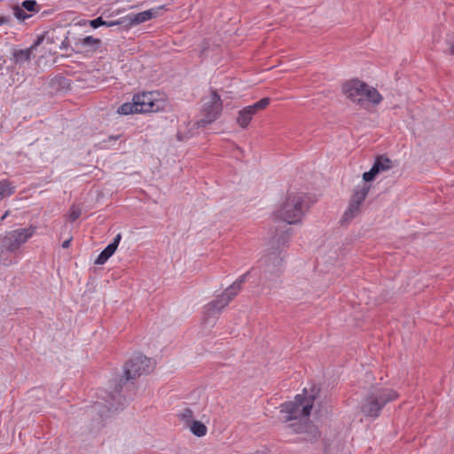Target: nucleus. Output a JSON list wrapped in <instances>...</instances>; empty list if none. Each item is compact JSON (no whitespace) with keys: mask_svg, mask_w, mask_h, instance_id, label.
<instances>
[{"mask_svg":"<svg viewBox=\"0 0 454 454\" xmlns=\"http://www.w3.org/2000/svg\"><path fill=\"white\" fill-rule=\"evenodd\" d=\"M154 363L142 354L133 355L125 364L124 375L120 380L110 383L109 388L101 390L98 398L91 407L92 411L104 419L112 411L123 410L136 395L134 380L144 373H149Z\"/></svg>","mask_w":454,"mask_h":454,"instance_id":"1","label":"nucleus"},{"mask_svg":"<svg viewBox=\"0 0 454 454\" xmlns=\"http://www.w3.org/2000/svg\"><path fill=\"white\" fill-rule=\"evenodd\" d=\"M314 395L304 397L297 395L294 401L286 402L281 405V419L284 422L294 421L286 427L294 433L301 434V440L313 442L318 435L317 427L308 419L310 414Z\"/></svg>","mask_w":454,"mask_h":454,"instance_id":"2","label":"nucleus"},{"mask_svg":"<svg viewBox=\"0 0 454 454\" xmlns=\"http://www.w3.org/2000/svg\"><path fill=\"white\" fill-rule=\"evenodd\" d=\"M314 202L307 193L288 192L286 201L275 211V216L287 224L297 223Z\"/></svg>","mask_w":454,"mask_h":454,"instance_id":"3","label":"nucleus"},{"mask_svg":"<svg viewBox=\"0 0 454 454\" xmlns=\"http://www.w3.org/2000/svg\"><path fill=\"white\" fill-rule=\"evenodd\" d=\"M283 260L281 251H271L262 257L256 268L260 286L268 289L276 286L283 271Z\"/></svg>","mask_w":454,"mask_h":454,"instance_id":"4","label":"nucleus"},{"mask_svg":"<svg viewBox=\"0 0 454 454\" xmlns=\"http://www.w3.org/2000/svg\"><path fill=\"white\" fill-rule=\"evenodd\" d=\"M34 230L31 228L17 229L7 232L0 238V262L4 265L15 262L16 253L22 244L32 237Z\"/></svg>","mask_w":454,"mask_h":454,"instance_id":"5","label":"nucleus"},{"mask_svg":"<svg viewBox=\"0 0 454 454\" xmlns=\"http://www.w3.org/2000/svg\"><path fill=\"white\" fill-rule=\"evenodd\" d=\"M397 397V393L392 389L374 387L370 389L364 399L361 411L366 417L376 419L380 416L385 405Z\"/></svg>","mask_w":454,"mask_h":454,"instance_id":"6","label":"nucleus"},{"mask_svg":"<svg viewBox=\"0 0 454 454\" xmlns=\"http://www.w3.org/2000/svg\"><path fill=\"white\" fill-rule=\"evenodd\" d=\"M252 274L257 275V270L253 268L245 274L241 275L232 285L227 287L224 292L215 300L209 302L207 307V316H215L218 314L229 302L238 294L241 286L247 281V278Z\"/></svg>","mask_w":454,"mask_h":454,"instance_id":"7","label":"nucleus"},{"mask_svg":"<svg viewBox=\"0 0 454 454\" xmlns=\"http://www.w3.org/2000/svg\"><path fill=\"white\" fill-rule=\"evenodd\" d=\"M223 103L220 96L214 91L211 97L204 102L202 117L196 121L198 128H203L215 121L222 112Z\"/></svg>","mask_w":454,"mask_h":454,"instance_id":"8","label":"nucleus"},{"mask_svg":"<svg viewBox=\"0 0 454 454\" xmlns=\"http://www.w3.org/2000/svg\"><path fill=\"white\" fill-rule=\"evenodd\" d=\"M364 86L365 82L356 79L345 82L342 90L348 99L356 103L361 107H365V100L364 98Z\"/></svg>","mask_w":454,"mask_h":454,"instance_id":"9","label":"nucleus"},{"mask_svg":"<svg viewBox=\"0 0 454 454\" xmlns=\"http://www.w3.org/2000/svg\"><path fill=\"white\" fill-rule=\"evenodd\" d=\"M138 107L139 114L154 113L161 108V102L157 100L153 92H143L133 97Z\"/></svg>","mask_w":454,"mask_h":454,"instance_id":"10","label":"nucleus"},{"mask_svg":"<svg viewBox=\"0 0 454 454\" xmlns=\"http://www.w3.org/2000/svg\"><path fill=\"white\" fill-rule=\"evenodd\" d=\"M394 167L393 161L385 155H378L375 158L374 163L371 169L363 174L364 182L373 181L378 175L382 172L387 171Z\"/></svg>","mask_w":454,"mask_h":454,"instance_id":"11","label":"nucleus"},{"mask_svg":"<svg viewBox=\"0 0 454 454\" xmlns=\"http://www.w3.org/2000/svg\"><path fill=\"white\" fill-rule=\"evenodd\" d=\"M161 8L150 9L138 13H130L128 15V18L131 25H138L157 17Z\"/></svg>","mask_w":454,"mask_h":454,"instance_id":"12","label":"nucleus"},{"mask_svg":"<svg viewBox=\"0 0 454 454\" xmlns=\"http://www.w3.org/2000/svg\"><path fill=\"white\" fill-rule=\"evenodd\" d=\"M101 44V40L98 38H94L91 35L85 36L83 38H80L75 42V48L77 51H96Z\"/></svg>","mask_w":454,"mask_h":454,"instance_id":"13","label":"nucleus"},{"mask_svg":"<svg viewBox=\"0 0 454 454\" xmlns=\"http://www.w3.org/2000/svg\"><path fill=\"white\" fill-rule=\"evenodd\" d=\"M35 46H30L27 49H14L12 53V60L18 66L22 67L24 64L28 63L31 59V55Z\"/></svg>","mask_w":454,"mask_h":454,"instance_id":"14","label":"nucleus"},{"mask_svg":"<svg viewBox=\"0 0 454 454\" xmlns=\"http://www.w3.org/2000/svg\"><path fill=\"white\" fill-rule=\"evenodd\" d=\"M285 230H277L276 234L272 238V251H281L280 247L285 246L290 238L291 228L285 226Z\"/></svg>","mask_w":454,"mask_h":454,"instance_id":"15","label":"nucleus"},{"mask_svg":"<svg viewBox=\"0 0 454 454\" xmlns=\"http://www.w3.org/2000/svg\"><path fill=\"white\" fill-rule=\"evenodd\" d=\"M364 98L365 100L364 108L368 106V103H371L372 105H379L383 99L382 96L375 88L371 87L366 83L364 86Z\"/></svg>","mask_w":454,"mask_h":454,"instance_id":"16","label":"nucleus"},{"mask_svg":"<svg viewBox=\"0 0 454 454\" xmlns=\"http://www.w3.org/2000/svg\"><path fill=\"white\" fill-rule=\"evenodd\" d=\"M254 114L255 113L252 110V108L249 106L244 107L242 110L239 112V115L237 117L238 124L243 129L247 128Z\"/></svg>","mask_w":454,"mask_h":454,"instance_id":"17","label":"nucleus"},{"mask_svg":"<svg viewBox=\"0 0 454 454\" xmlns=\"http://www.w3.org/2000/svg\"><path fill=\"white\" fill-rule=\"evenodd\" d=\"M369 190H370V187L367 186L365 184H364L363 186H361V187H356L354 192L351 202L361 206L363 204L364 199L366 198V196L369 192Z\"/></svg>","mask_w":454,"mask_h":454,"instance_id":"18","label":"nucleus"},{"mask_svg":"<svg viewBox=\"0 0 454 454\" xmlns=\"http://www.w3.org/2000/svg\"><path fill=\"white\" fill-rule=\"evenodd\" d=\"M186 427H188L191 432L198 437L204 436L207 434V427L199 420L194 419L187 421Z\"/></svg>","mask_w":454,"mask_h":454,"instance_id":"19","label":"nucleus"},{"mask_svg":"<svg viewBox=\"0 0 454 454\" xmlns=\"http://www.w3.org/2000/svg\"><path fill=\"white\" fill-rule=\"evenodd\" d=\"M117 113L122 115L139 114L138 107L135 100L127 102L119 106Z\"/></svg>","mask_w":454,"mask_h":454,"instance_id":"20","label":"nucleus"},{"mask_svg":"<svg viewBox=\"0 0 454 454\" xmlns=\"http://www.w3.org/2000/svg\"><path fill=\"white\" fill-rule=\"evenodd\" d=\"M360 213V206L350 201L348 209L341 218V223H348Z\"/></svg>","mask_w":454,"mask_h":454,"instance_id":"21","label":"nucleus"},{"mask_svg":"<svg viewBox=\"0 0 454 454\" xmlns=\"http://www.w3.org/2000/svg\"><path fill=\"white\" fill-rule=\"evenodd\" d=\"M14 192V186L8 180L0 181V201Z\"/></svg>","mask_w":454,"mask_h":454,"instance_id":"22","label":"nucleus"},{"mask_svg":"<svg viewBox=\"0 0 454 454\" xmlns=\"http://www.w3.org/2000/svg\"><path fill=\"white\" fill-rule=\"evenodd\" d=\"M121 239V233H118L114 239H113V241L108 244L106 248L104 249V251H106V254H110V256H112L114 252L116 251L119 244H120V241Z\"/></svg>","mask_w":454,"mask_h":454,"instance_id":"23","label":"nucleus"},{"mask_svg":"<svg viewBox=\"0 0 454 454\" xmlns=\"http://www.w3.org/2000/svg\"><path fill=\"white\" fill-rule=\"evenodd\" d=\"M21 6L29 12H38L40 7L35 0H25L21 3Z\"/></svg>","mask_w":454,"mask_h":454,"instance_id":"24","label":"nucleus"},{"mask_svg":"<svg viewBox=\"0 0 454 454\" xmlns=\"http://www.w3.org/2000/svg\"><path fill=\"white\" fill-rule=\"evenodd\" d=\"M27 11L21 5H15L13 7V14L19 20H25L29 18L30 15L27 14Z\"/></svg>","mask_w":454,"mask_h":454,"instance_id":"25","label":"nucleus"},{"mask_svg":"<svg viewBox=\"0 0 454 454\" xmlns=\"http://www.w3.org/2000/svg\"><path fill=\"white\" fill-rule=\"evenodd\" d=\"M270 101L269 98H263L249 106L256 114L259 110L264 109L270 104Z\"/></svg>","mask_w":454,"mask_h":454,"instance_id":"26","label":"nucleus"},{"mask_svg":"<svg viewBox=\"0 0 454 454\" xmlns=\"http://www.w3.org/2000/svg\"><path fill=\"white\" fill-rule=\"evenodd\" d=\"M270 101L269 98H263L249 106L256 114L259 110L264 109L270 104Z\"/></svg>","mask_w":454,"mask_h":454,"instance_id":"27","label":"nucleus"},{"mask_svg":"<svg viewBox=\"0 0 454 454\" xmlns=\"http://www.w3.org/2000/svg\"><path fill=\"white\" fill-rule=\"evenodd\" d=\"M110 254H106V251H102L95 260V264L102 265L110 258Z\"/></svg>","mask_w":454,"mask_h":454,"instance_id":"28","label":"nucleus"},{"mask_svg":"<svg viewBox=\"0 0 454 454\" xmlns=\"http://www.w3.org/2000/svg\"><path fill=\"white\" fill-rule=\"evenodd\" d=\"M105 24H106V20H104L102 17H98L94 20H90V25L93 28H98Z\"/></svg>","mask_w":454,"mask_h":454,"instance_id":"29","label":"nucleus"},{"mask_svg":"<svg viewBox=\"0 0 454 454\" xmlns=\"http://www.w3.org/2000/svg\"><path fill=\"white\" fill-rule=\"evenodd\" d=\"M182 419L185 421V426H187V421L193 420L192 419V411L191 409L186 408L181 414Z\"/></svg>","mask_w":454,"mask_h":454,"instance_id":"30","label":"nucleus"},{"mask_svg":"<svg viewBox=\"0 0 454 454\" xmlns=\"http://www.w3.org/2000/svg\"><path fill=\"white\" fill-rule=\"evenodd\" d=\"M450 54L454 55V35H450L447 39Z\"/></svg>","mask_w":454,"mask_h":454,"instance_id":"31","label":"nucleus"},{"mask_svg":"<svg viewBox=\"0 0 454 454\" xmlns=\"http://www.w3.org/2000/svg\"><path fill=\"white\" fill-rule=\"evenodd\" d=\"M55 81L58 82V83L61 87H64L67 84V78H65L64 76L55 77Z\"/></svg>","mask_w":454,"mask_h":454,"instance_id":"32","label":"nucleus"},{"mask_svg":"<svg viewBox=\"0 0 454 454\" xmlns=\"http://www.w3.org/2000/svg\"><path fill=\"white\" fill-rule=\"evenodd\" d=\"M80 215H81L80 210H74V211L70 214V220H71L72 222H74L75 220H77V219L80 217Z\"/></svg>","mask_w":454,"mask_h":454,"instance_id":"33","label":"nucleus"},{"mask_svg":"<svg viewBox=\"0 0 454 454\" xmlns=\"http://www.w3.org/2000/svg\"><path fill=\"white\" fill-rule=\"evenodd\" d=\"M10 21H11L10 17L0 16V26L4 25V24H8V23H10Z\"/></svg>","mask_w":454,"mask_h":454,"instance_id":"34","label":"nucleus"},{"mask_svg":"<svg viewBox=\"0 0 454 454\" xmlns=\"http://www.w3.org/2000/svg\"><path fill=\"white\" fill-rule=\"evenodd\" d=\"M67 47H68V39H67V37H66V38L62 41V43H61L60 49H62V50H67Z\"/></svg>","mask_w":454,"mask_h":454,"instance_id":"35","label":"nucleus"},{"mask_svg":"<svg viewBox=\"0 0 454 454\" xmlns=\"http://www.w3.org/2000/svg\"><path fill=\"white\" fill-rule=\"evenodd\" d=\"M120 22L117 21V20H114V21H106V24L104 26L106 27H113V26H116V25H119Z\"/></svg>","mask_w":454,"mask_h":454,"instance_id":"36","label":"nucleus"},{"mask_svg":"<svg viewBox=\"0 0 454 454\" xmlns=\"http://www.w3.org/2000/svg\"><path fill=\"white\" fill-rule=\"evenodd\" d=\"M120 137V136H109L107 140H105L104 142H110V141H115Z\"/></svg>","mask_w":454,"mask_h":454,"instance_id":"37","label":"nucleus"},{"mask_svg":"<svg viewBox=\"0 0 454 454\" xmlns=\"http://www.w3.org/2000/svg\"><path fill=\"white\" fill-rule=\"evenodd\" d=\"M71 243V239L65 240L62 244L63 248H68Z\"/></svg>","mask_w":454,"mask_h":454,"instance_id":"38","label":"nucleus"},{"mask_svg":"<svg viewBox=\"0 0 454 454\" xmlns=\"http://www.w3.org/2000/svg\"><path fill=\"white\" fill-rule=\"evenodd\" d=\"M42 38H38L37 41L32 45L35 46V49L41 43Z\"/></svg>","mask_w":454,"mask_h":454,"instance_id":"39","label":"nucleus"},{"mask_svg":"<svg viewBox=\"0 0 454 454\" xmlns=\"http://www.w3.org/2000/svg\"><path fill=\"white\" fill-rule=\"evenodd\" d=\"M0 61H2V64H4V63H5V60H4V59H3V58H2V57H0Z\"/></svg>","mask_w":454,"mask_h":454,"instance_id":"40","label":"nucleus"}]
</instances>
